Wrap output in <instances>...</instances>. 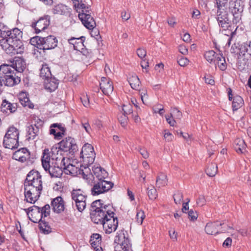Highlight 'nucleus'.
<instances>
[{"instance_id": "nucleus-1", "label": "nucleus", "mask_w": 251, "mask_h": 251, "mask_svg": "<svg viewBox=\"0 0 251 251\" xmlns=\"http://www.w3.org/2000/svg\"><path fill=\"white\" fill-rule=\"evenodd\" d=\"M22 32L18 28L10 29L4 39L0 40V45L8 54H21L25 51V47L22 41Z\"/></svg>"}, {"instance_id": "nucleus-2", "label": "nucleus", "mask_w": 251, "mask_h": 251, "mask_svg": "<svg viewBox=\"0 0 251 251\" xmlns=\"http://www.w3.org/2000/svg\"><path fill=\"white\" fill-rule=\"evenodd\" d=\"M57 146L58 147H53L51 148V152H52L51 157L52 159H54L53 155L55 154L56 152V154H58L59 150L64 152L69 151V153L72 155H73L78 150L75 140L71 137H68L63 139L58 143Z\"/></svg>"}, {"instance_id": "nucleus-3", "label": "nucleus", "mask_w": 251, "mask_h": 251, "mask_svg": "<svg viewBox=\"0 0 251 251\" xmlns=\"http://www.w3.org/2000/svg\"><path fill=\"white\" fill-rule=\"evenodd\" d=\"M115 237L114 251H132L131 244L127 237V233L124 230L119 231Z\"/></svg>"}, {"instance_id": "nucleus-4", "label": "nucleus", "mask_w": 251, "mask_h": 251, "mask_svg": "<svg viewBox=\"0 0 251 251\" xmlns=\"http://www.w3.org/2000/svg\"><path fill=\"white\" fill-rule=\"evenodd\" d=\"M244 7V1L242 0H232L229 2V9L231 12L230 16L232 17L233 25L240 23Z\"/></svg>"}, {"instance_id": "nucleus-5", "label": "nucleus", "mask_w": 251, "mask_h": 251, "mask_svg": "<svg viewBox=\"0 0 251 251\" xmlns=\"http://www.w3.org/2000/svg\"><path fill=\"white\" fill-rule=\"evenodd\" d=\"M33 185L25 184L24 186V195L26 201L34 203L40 197L43 189L39 186L33 187Z\"/></svg>"}, {"instance_id": "nucleus-6", "label": "nucleus", "mask_w": 251, "mask_h": 251, "mask_svg": "<svg viewBox=\"0 0 251 251\" xmlns=\"http://www.w3.org/2000/svg\"><path fill=\"white\" fill-rule=\"evenodd\" d=\"M251 41L243 43L240 47L238 56L239 63L244 66L251 63Z\"/></svg>"}, {"instance_id": "nucleus-7", "label": "nucleus", "mask_w": 251, "mask_h": 251, "mask_svg": "<svg viewBox=\"0 0 251 251\" xmlns=\"http://www.w3.org/2000/svg\"><path fill=\"white\" fill-rule=\"evenodd\" d=\"M94 185L91 189V194L97 196L108 192L114 186V183L110 181H96L93 179Z\"/></svg>"}, {"instance_id": "nucleus-8", "label": "nucleus", "mask_w": 251, "mask_h": 251, "mask_svg": "<svg viewBox=\"0 0 251 251\" xmlns=\"http://www.w3.org/2000/svg\"><path fill=\"white\" fill-rule=\"evenodd\" d=\"M76 10L77 12L79 13L78 17L84 26L89 30L93 29L96 26V22L91 15L89 7L81 9V12H78V9H76Z\"/></svg>"}, {"instance_id": "nucleus-9", "label": "nucleus", "mask_w": 251, "mask_h": 251, "mask_svg": "<svg viewBox=\"0 0 251 251\" xmlns=\"http://www.w3.org/2000/svg\"><path fill=\"white\" fill-rule=\"evenodd\" d=\"M229 16H230V14L226 10L217 11V20L221 28H231L233 23L230 20Z\"/></svg>"}, {"instance_id": "nucleus-10", "label": "nucleus", "mask_w": 251, "mask_h": 251, "mask_svg": "<svg viewBox=\"0 0 251 251\" xmlns=\"http://www.w3.org/2000/svg\"><path fill=\"white\" fill-rule=\"evenodd\" d=\"M224 225V223L218 221L213 223H208L205 227V231L207 234L210 235L218 234L219 233L225 232L226 229H223V227H221Z\"/></svg>"}, {"instance_id": "nucleus-11", "label": "nucleus", "mask_w": 251, "mask_h": 251, "mask_svg": "<svg viewBox=\"0 0 251 251\" xmlns=\"http://www.w3.org/2000/svg\"><path fill=\"white\" fill-rule=\"evenodd\" d=\"M101 225L103 226L105 233L110 234L117 229L118 225V220L117 218L116 217H115L114 215H113L112 218L108 217L102 223Z\"/></svg>"}, {"instance_id": "nucleus-12", "label": "nucleus", "mask_w": 251, "mask_h": 251, "mask_svg": "<svg viewBox=\"0 0 251 251\" xmlns=\"http://www.w3.org/2000/svg\"><path fill=\"white\" fill-rule=\"evenodd\" d=\"M42 46L40 50H49L54 49L57 46L58 40L53 35H49L47 37H42Z\"/></svg>"}, {"instance_id": "nucleus-13", "label": "nucleus", "mask_w": 251, "mask_h": 251, "mask_svg": "<svg viewBox=\"0 0 251 251\" xmlns=\"http://www.w3.org/2000/svg\"><path fill=\"white\" fill-rule=\"evenodd\" d=\"M39 120V122L38 123V125L36 124H32L27 127L26 131L28 135H30L27 140L29 141L30 140H35L36 137L39 134L40 128L43 125V122L39 118H38V120Z\"/></svg>"}, {"instance_id": "nucleus-14", "label": "nucleus", "mask_w": 251, "mask_h": 251, "mask_svg": "<svg viewBox=\"0 0 251 251\" xmlns=\"http://www.w3.org/2000/svg\"><path fill=\"white\" fill-rule=\"evenodd\" d=\"M16 74L17 73L13 72V74L5 75V76L1 78V80L3 82L5 85L9 87L17 85L21 82V76L18 75H17Z\"/></svg>"}, {"instance_id": "nucleus-15", "label": "nucleus", "mask_w": 251, "mask_h": 251, "mask_svg": "<svg viewBox=\"0 0 251 251\" xmlns=\"http://www.w3.org/2000/svg\"><path fill=\"white\" fill-rule=\"evenodd\" d=\"M17 107V103H11L6 100H3L0 107V112L4 114L9 115L16 112Z\"/></svg>"}, {"instance_id": "nucleus-16", "label": "nucleus", "mask_w": 251, "mask_h": 251, "mask_svg": "<svg viewBox=\"0 0 251 251\" xmlns=\"http://www.w3.org/2000/svg\"><path fill=\"white\" fill-rule=\"evenodd\" d=\"M65 174L70 175L72 176H77L81 175L83 178H85L87 175H86L83 171V170L76 167L72 164H69L66 167L63 168Z\"/></svg>"}, {"instance_id": "nucleus-17", "label": "nucleus", "mask_w": 251, "mask_h": 251, "mask_svg": "<svg viewBox=\"0 0 251 251\" xmlns=\"http://www.w3.org/2000/svg\"><path fill=\"white\" fill-rule=\"evenodd\" d=\"M12 65L14 72L20 75L26 68L25 60L22 57H15Z\"/></svg>"}, {"instance_id": "nucleus-18", "label": "nucleus", "mask_w": 251, "mask_h": 251, "mask_svg": "<svg viewBox=\"0 0 251 251\" xmlns=\"http://www.w3.org/2000/svg\"><path fill=\"white\" fill-rule=\"evenodd\" d=\"M51 205L53 211L57 213H60L64 211L65 208L64 201L60 196H58L53 199L51 201Z\"/></svg>"}, {"instance_id": "nucleus-19", "label": "nucleus", "mask_w": 251, "mask_h": 251, "mask_svg": "<svg viewBox=\"0 0 251 251\" xmlns=\"http://www.w3.org/2000/svg\"><path fill=\"white\" fill-rule=\"evenodd\" d=\"M90 215L92 221L96 224L101 225L102 223L108 217L106 214H105L100 210H93V212H91Z\"/></svg>"}, {"instance_id": "nucleus-20", "label": "nucleus", "mask_w": 251, "mask_h": 251, "mask_svg": "<svg viewBox=\"0 0 251 251\" xmlns=\"http://www.w3.org/2000/svg\"><path fill=\"white\" fill-rule=\"evenodd\" d=\"M50 24V16L49 15H45L40 17L37 20V27L36 29V33L38 34L41 31L45 30Z\"/></svg>"}, {"instance_id": "nucleus-21", "label": "nucleus", "mask_w": 251, "mask_h": 251, "mask_svg": "<svg viewBox=\"0 0 251 251\" xmlns=\"http://www.w3.org/2000/svg\"><path fill=\"white\" fill-rule=\"evenodd\" d=\"M93 172L94 173V179L96 181H105L104 179L107 177L108 174L100 166L93 167Z\"/></svg>"}, {"instance_id": "nucleus-22", "label": "nucleus", "mask_w": 251, "mask_h": 251, "mask_svg": "<svg viewBox=\"0 0 251 251\" xmlns=\"http://www.w3.org/2000/svg\"><path fill=\"white\" fill-rule=\"evenodd\" d=\"M85 40V37L82 36L79 38L72 37L69 40L70 44L73 45L74 50H83L85 47L84 42Z\"/></svg>"}, {"instance_id": "nucleus-23", "label": "nucleus", "mask_w": 251, "mask_h": 251, "mask_svg": "<svg viewBox=\"0 0 251 251\" xmlns=\"http://www.w3.org/2000/svg\"><path fill=\"white\" fill-rule=\"evenodd\" d=\"M44 87L45 89L50 92L54 91L58 87V80L54 76L44 80Z\"/></svg>"}, {"instance_id": "nucleus-24", "label": "nucleus", "mask_w": 251, "mask_h": 251, "mask_svg": "<svg viewBox=\"0 0 251 251\" xmlns=\"http://www.w3.org/2000/svg\"><path fill=\"white\" fill-rule=\"evenodd\" d=\"M72 199L75 201L86 202L87 195L80 189L73 190L71 193Z\"/></svg>"}, {"instance_id": "nucleus-25", "label": "nucleus", "mask_w": 251, "mask_h": 251, "mask_svg": "<svg viewBox=\"0 0 251 251\" xmlns=\"http://www.w3.org/2000/svg\"><path fill=\"white\" fill-rule=\"evenodd\" d=\"M36 210V214L42 219L43 218L48 217L50 214V205L48 204H45L43 207H40L36 205H34Z\"/></svg>"}, {"instance_id": "nucleus-26", "label": "nucleus", "mask_w": 251, "mask_h": 251, "mask_svg": "<svg viewBox=\"0 0 251 251\" xmlns=\"http://www.w3.org/2000/svg\"><path fill=\"white\" fill-rule=\"evenodd\" d=\"M237 26L234 25L232 27L231 25V28H222L220 29V31L221 33L225 35H226L228 37V41L227 44L229 46L230 44V41L232 40V37L236 34V30L237 29Z\"/></svg>"}, {"instance_id": "nucleus-27", "label": "nucleus", "mask_w": 251, "mask_h": 251, "mask_svg": "<svg viewBox=\"0 0 251 251\" xmlns=\"http://www.w3.org/2000/svg\"><path fill=\"white\" fill-rule=\"evenodd\" d=\"M19 132L17 128L13 126H10L4 137L10 139L19 140Z\"/></svg>"}, {"instance_id": "nucleus-28", "label": "nucleus", "mask_w": 251, "mask_h": 251, "mask_svg": "<svg viewBox=\"0 0 251 251\" xmlns=\"http://www.w3.org/2000/svg\"><path fill=\"white\" fill-rule=\"evenodd\" d=\"M3 145L5 148L14 150L17 149L19 145V140L5 138V137H4Z\"/></svg>"}, {"instance_id": "nucleus-29", "label": "nucleus", "mask_w": 251, "mask_h": 251, "mask_svg": "<svg viewBox=\"0 0 251 251\" xmlns=\"http://www.w3.org/2000/svg\"><path fill=\"white\" fill-rule=\"evenodd\" d=\"M215 57V66L216 67V65H218L220 70L222 71L226 70L227 65L225 58L223 56V54L219 53V54H217Z\"/></svg>"}, {"instance_id": "nucleus-30", "label": "nucleus", "mask_w": 251, "mask_h": 251, "mask_svg": "<svg viewBox=\"0 0 251 251\" xmlns=\"http://www.w3.org/2000/svg\"><path fill=\"white\" fill-rule=\"evenodd\" d=\"M13 72L14 69L13 68L12 65L3 64L0 66V79L3 78L5 75L13 74Z\"/></svg>"}, {"instance_id": "nucleus-31", "label": "nucleus", "mask_w": 251, "mask_h": 251, "mask_svg": "<svg viewBox=\"0 0 251 251\" xmlns=\"http://www.w3.org/2000/svg\"><path fill=\"white\" fill-rule=\"evenodd\" d=\"M100 86L101 90L105 95H109L114 89L112 82L111 80L106 83H100Z\"/></svg>"}, {"instance_id": "nucleus-32", "label": "nucleus", "mask_w": 251, "mask_h": 251, "mask_svg": "<svg viewBox=\"0 0 251 251\" xmlns=\"http://www.w3.org/2000/svg\"><path fill=\"white\" fill-rule=\"evenodd\" d=\"M95 153H91V154L89 155L81 157L83 159V164L80 165V167H83L84 169L88 168L90 165L93 163L95 160Z\"/></svg>"}, {"instance_id": "nucleus-33", "label": "nucleus", "mask_w": 251, "mask_h": 251, "mask_svg": "<svg viewBox=\"0 0 251 251\" xmlns=\"http://www.w3.org/2000/svg\"><path fill=\"white\" fill-rule=\"evenodd\" d=\"M40 76L44 80L52 77L50 69L47 64L42 65V67L40 69Z\"/></svg>"}, {"instance_id": "nucleus-34", "label": "nucleus", "mask_w": 251, "mask_h": 251, "mask_svg": "<svg viewBox=\"0 0 251 251\" xmlns=\"http://www.w3.org/2000/svg\"><path fill=\"white\" fill-rule=\"evenodd\" d=\"M40 174L38 171L31 170L26 176V177L24 181V185L25 186V184H27V185H31L32 181H34L37 176H39Z\"/></svg>"}, {"instance_id": "nucleus-35", "label": "nucleus", "mask_w": 251, "mask_h": 251, "mask_svg": "<svg viewBox=\"0 0 251 251\" xmlns=\"http://www.w3.org/2000/svg\"><path fill=\"white\" fill-rule=\"evenodd\" d=\"M128 81L132 89L136 90L140 89L141 82L138 76H131L128 78Z\"/></svg>"}, {"instance_id": "nucleus-36", "label": "nucleus", "mask_w": 251, "mask_h": 251, "mask_svg": "<svg viewBox=\"0 0 251 251\" xmlns=\"http://www.w3.org/2000/svg\"><path fill=\"white\" fill-rule=\"evenodd\" d=\"M63 168L62 166H56L55 165L51 167L49 173L51 177H60L63 172Z\"/></svg>"}, {"instance_id": "nucleus-37", "label": "nucleus", "mask_w": 251, "mask_h": 251, "mask_svg": "<svg viewBox=\"0 0 251 251\" xmlns=\"http://www.w3.org/2000/svg\"><path fill=\"white\" fill-rule=\"evenodd\" d=\"M244 104V101L241 97L236 95L233 97L232 107L233 111H237Z\"/></svg>"}, {"instance_id": "nucleus-38", "label": "nucleus", "mask_w": 251, "mask_h": 251, "mask_svg": "<svg viewBox=\"0 0 251 251\" xmlns=\"http://www.w3.org/2000/svg\"><path fill=\"white\" fill-rule=\"evenodd\" d=\"M90 242L94 248L99 247L101 243V236L98 233H94L91 236Z\"/></svg>"}, {"instance_id": "nucleus-39", "label": "nucleus", "mask_w": 251, "mask_h": 251, "mask_svg": "<svg viewBox=\"0 0 251 251\" xmlns=\"http://www.w3.org/2000/svg\"><path fill=\"white\" fill-rule=\"evenodd\" d=\"M67 10V7L66 5L60 3L54 6L52 12L53 14L64 15Z\"/></svg>"}, {"instance_id": "nucleus-40", "label": "nucleus", "mask_w": 251, "mask_h": 251, "mask_svg": "<svg viewBox=\"0 0 251 251\" xmlns=\"http://www.w3.org/2000/svg\"><path fill=\"white\" fill-rule=\"evenodd\" d=\"M92 153H95L93 146L90 144H85L82 148L80 157L89 155Z\"/></svg>"}, {"instance_id": "nucleus-41", "label": "nucleus", "mask_w": 251, "mask_h": 251, "mask_svg": "<svg viewBox=\"0 0 251 251\" xmlns=\"http://www.w3.org/2000/svg\"><path fill=\"white\" fill-rule=\"evenodd\" d=\"M39 228L42 233L45 234H48L51 232V228L48 222L42 220V222L39 223Z\"/></svg>"}, {"instance_id": "nucleus-42", "label": "nucleus", "mask_w": 251, "mask_h": 251, "mask_svg": "<svg viewBox=\"0 0 251 251\" xmlns=\"http://www.w3.org/2000/svg\"><path fill=\"white\" fill-rule=\"evenodd\" d=\"M217 171L218 167L215 163L210 164L205 170L206 174L210 177L214 176L217 174Z\"/></svg>"}, {"instance_id": "nucleus-43", "label": "nucleus", "mask_w": 251, "mask_h": 251, "mask_svg": "<svg viewBox=\"0 0 251 251\" xmlns=\"http://www.w3.org/2000/svg\"><path fill=\"white\" fill-rule=\"evenodd\" d=\"M217 54L213 50H208L204 54V58L211 64L215 63L216 56Z\"/></svg>"}, {"instance_id": "nucleus-44", "label": "nucleus", "mask_w": 251, "mask_h": 251, "mask_svg": "<svg viewBox=\"0 0 251 251\" xmlns=\"http://www.w3.org/2000/svg\"><path fill=\"white\" fill-rule=\"evenodd\" d=\"M236 146L235 147V149L238 153H243V150L245 149L246 146L245 143L243 140L237 139L235 141Z\"/></svg>"}, {"instance_id": "nucleus-45", "label": "nucleus", "mask_w": 251, "mask_h": 251, "mask_svg": "<svg viewBox=\"0 0 251 251\" xmlns=\"http://www.w3.org/2000/svg\"><path fill=\"white\" fill-rule=\"evenodd\" d=\"M110 206L109 204L104 205L103 203H102L100 210L101 211H103L105 214H106L108 217L112 218L113 217V215H115V213L109 209Z\"/></svg>"}, {"instance_id": "nucleus-46", "label": "nucleus", "mask_w": 251, "mask_h": 251, "mask_svg": "<svg viewBox=\"0 0 251 251\" xmlns=\"http://www.w3.org/2000/svg\"><path fill=\"white\" fill-rule=\"evenodd\" d=\"M42 37L39 36H36L34 37H32L30 40V43L35 46L38 49H40V47L42 46Z\"/></svg>"}, {"instance_id": "nucleus-47", "label": "nucleus", "mask_w": 251, "mask_h": 251, "mask_svg": "<svg viewBox=\"0 0 251 251\" xmlns=\"http://www.w3.org/2000/svg\"><path fill=\"white\" fill-rule=\"evenodd\" d=\"M20 101L21 104L24 107H28L29 108L32 109L34 107V104L29 99L26 97H24L23 98H20Z\"/></svg>"}, {"instance_id": "nucleus-48", "label": "nucleus", "mask_w": 251, "mask_h": 251, "mask_svg": "<svg viewBox=\"0 0 251 251\" xmlns=\"http://www.w3.org/2000/svg\"><path fill=\"white\" fill-rule=\"evenodd\" d=\"M102 200H97L94 201L91 205L90 211L91 212H93V210H100L101 205L102 203Z\"/></svg>"}, {"instance_id": "nucleus-49", "label": "nucleus", "mask_w": 251, "mask_h": 251, "mask_svg": "<svg viewBox=\"0 0 251 251\" xmlns=\"http://www.w3.org/2000/svg\"><path fill=\"white\" fill-rule=\"evenodd\" d=\"M65 132L62 131L56 132V129L54 128H50V133L51 135H53L55 139L59 140L64 135Z\"/></svg>"}, {"instance_id": "nucleus-50", "label": "nucleus", "mask_w": 251, "mask_h": 251, "mask_svg": "<svg viewBox=\"0 0 251 251\" xmlns=\"http://www.w3.org/2000/svg\"><path fill=\"white\" fill-rule=\"evenodd\" d=\"M35 178L34 181H32L31 185H33V187L39 186V187H41V189H43L42 176L40 174L39 176H37Z\"/></svg>"}, {"instance_id": "nucleus-51", "label": "nucleus", "mask_w": 251, "mask_h": 251, "mask_svg": "<svg viewBox=\"0 0 251 251\" xmlns=\"http://www.w3.org/2000/svg\"><path fill=\"white\" fill-rule=\"evenodd\" d=\"M167 179V176L162 173H161L156 178V185H158V187H160V185H164L165 180Z\"/></svg>"}, {"instance_id": "nucleus-52", "label": "nucleus", "mask_w": 251, "mask_h": 251, "mask_svg": "<svg viewBox=\"0 0 251 251\" xmlns=\"http://www.w3.org/2000/svg\"><path fill=\"white\" fill-rule=\"evenodd\" d=\"M228 0H215V3L218 8L217 11H223L225 10L223 7H225V5L227 4Z\"/></svg>"}, {"instance_id": "nucleus-53", "label": "nucleus", "mask_w": 251, "mask_h": 251, "mask_svg": "<svg viewBox=\"0 0 251 251\" xmlns=\"http://www.w3.org/2000/svg\"><path fill=\"white\" fill-rule=\"evenodd\" d=\"M148 195L149 199L151 200H155L157 197V193L154 187H152V188L150 189L148 188Z\"/></svg>"}, {"instance_id": "nucleus-54", "label": "nucleus", "mask_w": 251, "mask_h": 251, "mask_svg": "<svg viewBox=\"0 0 251 251\" xmlns=\"http://www.w3.org/2000/svg\"><path fill=\"white\" fill-rule=\"evenodd\" d=\"M28 219L34 223H39L42 222V219L39 217L37 215L35 214H31L30 216H28Z\"/></svg>"}, {"instance_id": "nucleus-55", "label": "nucleus", "mask_w": 251, "mask_h": 251, "mask_svg": "<svg viewBox=\"0 0 251 251\" xmlns=\"http://www.w3.org/2000/svg\"><path fill=\"white\" fill-rule=\"evenodd\" d=\"M128 119L126 115H121L118 118L119 122L123 127H125L127 126Z\"/></svg>"}, {"instance_id": "nucleus-56", "label": "nucleus", "mask_w": 251, "mask_h": 251, "mask_svg": "<svg viewBox=\"0 0 251 251\" xmlns=\"http://www.w3.org/2000/svg\"><path fill=\"white\" fill-rule=\"evenodd\" d=\"M75 207L76 209L80 212H82L86 207V202L83 201H75Z\"/></svg>"}, {"instance_id": "nucleus-57", "label": "nucleus", "mask_w": 251, "mask_h": 251, "mask_svg": "<svg viewBox=\"0 0 251 251\" xmlns=\"http://www.w3.org/2000/svg\"><path fill=\"white\" fill-rule=\"evenodd\" d=\"M174 199L176 204L180 203L183 200V195L181 192H177L174 195Z\"/></svg>"}, {"instance_id": "nucleus-58", "label": "nucleus", "mask_w": 251, "mask_h": 251, "mask_svg": "<svg viewBox=\"0 0 251 251\" xmlns=\"http://www.w3.org/2000/svg\"><path fill=\"white\" fill-rule=\"evenodd\" d=\"M136 220L138 223L142 224L143 221L145 217L144 212L143 211H140L137 212L136 214Z\"/></svg>"}, {"instance_id": "nucleus-59", "label": "nucleus", "mask_w": 251, "mask_h": 251, "mask_svg": "<svg viewBox=\"0 0 251 251\" xmlns=\"http://www.w3.org/2000/svg\"><path fill=\"white\" fill-rule=\"evenodd\" d=\"M173 115H174L176 118L180 119L182 117V113L177 108L174 107L172 109V113L170 115L173 117Z\"/></svg>"}, {"instance_id": "nucleus-60", "label": "nucleus", "mask_w": 251, "mask_h": 251, "mask_svg": "<svg viewBox=\"0 0 251 251\" xmlns=\"http://www.w3.org/2000/svg\"><path fill=\"white\" fill-rule=\"evenodd\" d=\"M10 30V29H9L7 26L4 25L2 29H0V37H1L2 39H4L6 37V34L9 33Z\"/></svg>"}, {"instance_id": "nucleus-61", "label": "nucleus", "mask_w": 251, "mask_h": 251, "mask_svg": "<svg viewBox=\"0 0 251 251\" xmlns=\"http://www.w3.org/2000/svg\"><path fill=\"white\" fill-rule=\"evenodd\" d=\"M30 154L31 153L29 152L26 155H22L18 159V161L22 163H24L27 161H30Z\"/></svg>"}, {"instance_id": "nucleus-62", "label": "nucleus", "mask_w": 251, "mask_h": 251, "mask_svg": "<svg viewBox=\"0 0 251 251\" xmlns=\"http://www.w3.org/2000/svg\"><path fill=\"white\" fill-rule=\"evenodd\" d=\"M188 216L189 218L191 221H194L196 220L198 218V214L196 212H194V211L192 209H190L187 211Z\"/></svg>"}, {"instance_id": "nucleus-63", "label": "nucleus", "mask_w": 251, "mask_h": 251, "mask_svg": "<svg viewBox=\"0 0 251 251\" xmlns=\"http://www.w3.org/2000/svg\"><path fill=\"white\" fill-rule=\"evenodd\" d=\"M164 137L165 140L168 142L172 141L174 138V136L166 129L164 130Z\"/></svg>"}, {"instance_id": "nucleus-64", "label": "nucleus", "mask_w": 251, "mask_h": 251, "mask_svg": "<svg viewBox=\"0 0 251 251\" xmlns=\"http://www.w3.org/2000/svg\"><path fill=\"white\" fill-rule=\"evenodd\" d=\"M178 64L180 66H185L188 64L189 60L186 57H181L180 59L177 60Z\"/></svg>"}]
</instances>
